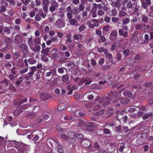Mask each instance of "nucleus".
Wrapping results in <instances>:
<instances>
[{
  "label": "nucleus",
  "mask_w": 153,
  "mask_h": 153,
  "mask_svg": "<svg viewBox=\"0 0 153 153\" xmlns=\"http://www.w3.org/2000/svg\"><path fill=\"white\" fill-rule=\"evenodd\" d=\"M41 39L40 38H32V37L29 38L27 43L30 47H31L35 44H39L40 43Z\"/></svg>",
  "instance_id": "1"
},
{
  "label": "nucleus",
  "mask_w": 153,
  "mask_h": 153,
  "mask_svg": "<svg viewBox=\"0 0 153 153\" xmlns=\"http://www.w3.org/2000/svg\"><path fill=\"white\" fill-rule=\"evenodd\" d=\"M140 1L141 3V6L147 11L148 6L151 4V0H146L145 2V0H140Z\"/></svg>",
  "instance_id": "2"
},
{
  "label": "nucleus",
  "mask_w": 153,
  "mask_h": 153,
  "mask_svg": "<svg viewBox=\"0 0 153 153\" xmlns=\"http://www.w3.org/2000/svg\"><path fill=\"white\" fill-rule=\"evenodd\" d=\"M110 100V99L109 98H102L99 102V103L102 104L103 106H106L110 103V102L109 100Z\"/></svg>",
  "instance_id": "3"
},
{
  "label": "nucleus",
  "mask_w": 153,
  "mask_h": 153,
  "mask_svg": "<svg viewBox=\"0 0 153 153\" xmlns=\"http://www.w3.org/2000/svg\"><path fill=\"white\" fill-rule=\"evenodd\" d=\"M125 100L122 99L120 97L116 98L115 100L113 101V102L115 103V105L117 106H119L120 105V103H124L125 102Z\"/></svg>",
  "instance_id": "4"
},
{
  "label": "nucleus",
  "mask_w": 153,
  "mask_h": 153,
  "mask_svg": "<svg viewBox=\"0 0 153 153\" xmlns=\"http://www.w3.org/2000/svg\"><path fill=\"white\" fill-rule=\"evenodd\" d=\"M117 31L116 30H112L110 36V40L112 41L114 40L117 38Z\"/></svg>",
  "instance_id": "5"
},
{
  "label": "nucleus",
  "mask_w": 153,
  "mask_h": 153,
  "mask_svg": "<svg viewBox=\"0 0 153 153\" xmlns=\"http://www.w3.org/2000/svg\"><path fill=\"white\" fill-rule=\"evenodd\" d=\"M19 47L25 54H27L28 50L27 47L25 44L24 43L21 44L19 45Z\"/></svg>",
  "instance_id": "6"
},
{
  "label": "nucleus",
  "mask_w": 153,
  "mask_h": 153,
  "mask_svg": "<svg viewBox=\"0 0 153 153\" xmlns=\"http://www.w3.org/2000/svg\"><path fill=\"white\" fill-rule=\"evenodd\" d=\"M63 20L61 19H59L56 22L55 25L58 27L62 28L64 26Z\"/></svg>",
  "instance_id": "7"
},
{
  "label": "nucleus",
  "mask_w": 153,
  "mask_h": 153,
  "mask_svg": "<svg viewBox=\"0 0 153 153\" xmlns=\"http://www.w3.org/2000/svg\"><path fill=\"white\" fill-rule=\"evenodd\" d=\"M57 48H53V51L51 52V57L53 59H56L58 57L57 53Z\"/></svg>",
  "instance_id": "8"
},
{
  "label": "nucleus",
  "mask_w": 153,
  "mask_h": 153,
  "mask_svg": "<svg viewBox=\"0 0 153 153\" xmlns=\"http://www.w3.org/2000/svg\"><path fill=\"white\" fill-rule=\"evenodd\" d=\"M95 123L94 122H91L90 123V126L86 127L85 129V130L87 131H91L94 129V127L93 126H94Z\"/></svg>",
  "instance_id": "9"
},
{
  "label": "nucleus",
  "mask_w": 153,
  "mask_h": 153,
  "mask_svg": "<svg viewBox=\"0 0 153 153\" xmlns=\"http://www.w3.org/2000/svg\"><path fill=\"white\" fill-rule=\"evenodd\" d=\"M73 135L70 136V137L71 138L73 139H82L84 135L83 134H73Z\"/></svg>",
  "instance_id": "10"
},
{
  "label": "nucleus",
  "mask_w": 153,
  "mask_h": 153,
  "mask_svg": "<svg viewBox=\"0 0 153 153\" xmlns=\"http://www.w3.org/2000/svg\"><path fill=\"white\" fill-rule=\"evenodd\" d=\"M31 49L34 52H37L39 51L41 49V47L38 45H36L34 47L32 46L31 47H30Z\"/></svg>",
  "instance_id": "11"
},
{
  "label": "nucleus",
  "mask_w": 153,
  "mask_h": 153,
  "mask_svg": "<svg viewBox=\"0 0 153 153\" xmlns=\"http://www.w3.org/2000/svg\"><path fill=\"white\" fill-rule=\"evenodd\" d=\"M22 37L20 35H17L15 38L14 40L16 42L19 43L22 41Z\"/></svg>",
  "instance_id": "12"
},
{
  "label": "nucleus",
  "mask_w": 153,
  "mask_h": 153,
  "mask_svg": "<svg viewBox=\"0 0 153 153\" xmlns=\"http://www.w3.org/2000/svg\"><path fill=\"white\" fill-rule=\"evenodd\" d=\"M119 35L125 37H127L128 36L127 32L126 31L124 33L123 30L121 29H120L119 30Z\"/></svg>",
  "instance_id": "13"
},
{
  "label": "nucleus",
  "mask_w": 153,
  "mask_h": 153,
  "mask_svg": "<svg viewBox=\"0 0 153 153\" xmlns=\"http://www.w3.org/2000/svg\"><path fill=\"white\" fill-rule=\"evenodd\" d=\"M82 144H83L84 146L87 148L90 145V142L88 140H82Z\"/></svg>",
  "instance_id": "14"
},
{
  "label": "nucleus",
  "mask_w": 153,
  "mask_h": 153,
  "mask_svg": "<svg viewBox=\"0 0 153 153\" xmlns=\"http://www.w3.org/2000/svg\"><path fill=\"white\" fill-rule=\"evenodd\" d=\"M56 73V70L54 69L51 71L48 72L45 74V76L46 77H48L51 76V74H55Z\"/></svg>",
  "instance_id": "15"
},
{
  "label": "nucleus",
  "mask_w": 153,
  "mask_h": 153,
  "mask_svg": "<svg viewBox=\"0 0 153 153\" xmlns=\"http://www.w3.org/2000/svg\"><path fill=\"white\" fill-rule=\"evenodd\" d=\"M82 35L81 34L78 35L74 34L73 36L74 39L76 40H81L82 38Z\"/></svg>",
  "instance_id": "16"
},
{
  "label": "nucleus",
  "mask_w": 153,
  "mask_h": 153,
  "mask_svg": "<svg viewBox=\"0 0 153 153\" xmlns=\"http://www.w3.org/2000/svg\"><path fill=\"white\" fill-rule=\"evenodd\" d=\"M79 12V10L78 9V8L76 7L74 8L71 10V13L74 15L78 14Z\"/></svg>",
  "instance_id": "17"
},
{
  "label": "nucleus",
  "mask_w": 153,
  "mask_h": 153,
  "mask_svg": "<svg viewBox=\"0 0 153 153\" xmlns=\"http://www.w3.org/2000/svg\"><path fill=\"white\" fill-rule=\"evenodd\" d=\"M38 10V9L36 8L33 9V11L30 12V17H33L35 15V12H37Z\"/></svg>",
  "instance_id": "18"
},
{
  "label": "nucleus",
  "mask_w": 153,
  "mask_h": 153,
  "mask_svg": "<svg viewBox=\"0 0 153 153\" xmlns=\"http://www.w3.org/2000/svg\"><path fill=\"white\" fill-rule=\"evenodd\" d=\"M93 7L95 9H97V8L101 9L102 7V5L100 4H97L94 3L93 4Z\"/></svg>",
  "instance_id": "19"
},
{
  "label": "nucleus",
  "mask_w": 153,
  "mask_h": 153,
  "mask_svg": "<svg viewBox=\"0 0 153 153\" xmlns=\"http://www.w3.org/2000/svg\"><path fill=\"white\" fill-rule=\"evenodd\" d=\"M22 111L21 110H15L13 111V114L15 116H18L22 112Z\"/></svg>",
  "instance_id": "20"
},
{
  "label": "nucleus",
  "mask_w": 153,
  "mask_h": 153,
  "mask_svg": "<svg viewBox=\"0 0 153 153\" xmlns=\"http://www.w3.org/2000/svg\"><path fill=\"white\" fill-rule=\"evenodd\" d=\"M28 62L30 64H33L36 62V61L33 58H30L28 60Z\"/></svg>",
  "instance_id": "21"
},
{
  "label": "nucleus",
  "mask_w": 153,
  "mask_h": 153,
  "mask_svg": "<svg viewBox=\"0 0 153 153\" xmlns=\"http://www.w3.org/2000/svg\"><path fill=\"white\" fill-rule=\"evenodd\" d=\"M109 95L113 98H114L117 96L118 94L116 91L114 92H110Z\"/></svg>",
  "instance_id": "22"
},
{
  "label": "nucleus",
  "mask_w": 153,
  "mask_h": 153,
  "mask_svg": "<svg viewBox=\"0 0 153 153\" xmlns=\"http://www.w3.org/2000/svg\"><path fill=\"white\" fill-rule=\"evenodd\" d=\"M57 149L58 153L62 152H64L62 147L59 143L57 146Z\"/></svg>",
  "instance_id": "23"
},
{
  "label": "nucleus",
  "mask_w": 153,
  "mask_h": 153,
  "mask_svg": "<svg viewBox=\"0 0 153 153\" xmlns=\"http://www.w3.org/2000/svg\"><path fill=\"white\" fill-rule=\"evenodd\" d=\"M153 114L152 112H150L147 114H146L143 116V119L145 120L148 119L149 117H151Z\"/></svg>",
  "instance_id": "24"
},
{
  "label": "nucleus",
  "mask_w": 153,
  "mask_h": 153,
  "mask_svg": "<svg viewBox=\"0 0 153 153\" xmlns=\"http://www.w3.org/2000/svg\"><path fill=\"white\" fill-rule=\"evenodd\" d=\"M76 23V19L75 18L71 19L69 20V23L72 25H75Z\"/></svg>",
  "instance_id": "25"
},
{
  "label": "nucleus",
  "mask_w": 153,
  "mask_h": 153,
  "mask_svg": "<svg viewBox=\"0 0 153 153\" xmlns=\"http://www.w3.org/2000/svg\"><path fill=\"white\" fill-rule=\"evenodd\" d=\"M12 29L11 27H5L4 28V31L7 33V34H10V30Z\"/></svg>",
  "instance_id": "26"
},
{
  "label": "nucleus",
  "mask_w": 153,
  "mask_h": 153,
  "mask_svg": "<svg viewBox=\"0 0 153 153\" xmlns=\"http://www.w3.org/2000/svg\"><path fill=\"white\" fill-rule=\"evenodd\" d=\"M93 76L94 77H97L98 78H99L101 75V73H100L97 72L95 71H93Z\"/></svg>",
  "instance_id": "27"
},
{
  "label": "nucleus",
  "mask_w": 153,
  "mask_h": 153,
  "mask_svg": "<svg viewBox=\"0 0 153 153\" xmlns=\"http://www.w3.org/2000/svg\"><path fill=\"white\" fill-rule=\"evenodd\" d=\"M124 95L127 97H129L131 96V92L129 91H126L124 93Z\"/></svg>",
  "instance_id": "28"
},
{
  "label": "nucleus",
  "mask_w": 153,
  "mask_h": 153,
  "mask_svg": "<svg viewBox=\"0 0 153 153\" xmlns=\"http://www.w3.org/2000/svg\"><path fill=\"white\" fill-rule=\"evenodd\" d=\"M62 80L64 82L66 83H68L69 82H68V76L66 75L63 76L62 77Z\"/></svg>",
  "instance_id": "29"
},
{
  "label": "nucleus",
  "mask_w": 153,
  "mask_h": 153,
  "mask_svg": "<svg viewBox=\"0 0 153 153\" xmlns=\"http://www.w3.org/2000/svg\"><path fill=\"white\" fill-rule=\"evenodd\" d=\"M56 129L59 132L64 133V131H65L64 129L61 128L59 125L57 126Z\"/></svg>",
  "instance_id": "30"
},
{
  "label": "nucleus",
  "mask_w": 153,
  "mask_h": 153,
  "mask_svg": "<svg viewBox=\"0 0 153 153\" xmlns=\"http://www.w3.org/2000/svg\"><path fill=\"white\" fill-rule=\"evenodd\" d=\"M50 49L51 48H48L45 49H43L41 51V52L47 54L48 53Z\"/></svg>",
  "instance_id": "31"
},
{
  "label": "nucleus",
  "mask_w": 153,
  "mask_h": 153,
  "mask_svg": "<svg viewBox=\"0 0 153 153\" xmlns=\"http://www.w3.org/2000/svg\"><path fill=\"white\" fill-rule=\"evenodd\" d=\"M49 2V1L48 0H44L42 1V5L43 6H48Z\"/></svg>",
  "instance_id": "32"
},
{
  "label": "nucleus",
  "mask_w": 153,
  "mask_h": 153,
  "mask_svg": "<svg viewBox=\"0 0 153 153\" xmlns=\"http://www.w3.org/2000/svg\"><path fill=\"white\" fill-rule=\"evenodd\" d=\"M36 114H35L33 113H30L28 114L27 115V117H28L29 118L32 119L35 116Z\"/></svg>",
  "instance_id": "33"
},
{
  "label": "nucleus",
  "mask_w": 153,
  "mask_h": 153,
  "mask_svg": "<svg viewBox=\"0 0 153 153\" xmlns=\"http://www.w3.org/2000/svg\"><path fill=\"white\" fill-rule=\"evenodd\" d=\"M41 59L42 60L45 62H47L48 60V57L45 55H43L42 56Z\"/></svg>",
  "instance_id": "34"
},
{
  "label": "nucleus",
  "mask_w": 153,
  "mask_h": 153,
  "mask_svg": "<svg viewBox=\"0 0 153 153\" xmlns=\"http://www.w3.org/2000/svg\"><path fill=\"white\" fill-rule=\"evenodd\" d=\"M141 59V56L140 55H137L134 58V60H135L134 62H136L137 61Z\"/></svg>",
  "instance_id": "35"
},
{
  "label": "nucleus",
  "mask_w": 153,
  "mask_h": 153,
  "mask_svg": "<svg viewBox=\"0 0 153 153\" xmlns=\"http://www.w3.org/2000/svg\"><path fill=\"white\" fill-rule=\"evenodd\" d=\"M41 72V71L39 70L36 74V76L37 79H39L40 78Z\"/></svg>",
  "instance_id": "36"
},
{
  "label": "nucleus",
  "mask_w": 153,
  "mask_h": 153,
  "mask_svg": "<svg viewBox=\"0 0 153 153\" xmlns=\"http://www.w3.org/2000/svg\"><path fill=\"white\" fill-rule=\"evenodd\" d=\"M130 19L128 18H124L123 20V24H127L130 22Z\"/></svg>",
  "instance_id": "37"
},
{
  "label": "nucleus",
  "mask_w": 153,
  "mask_h": 153,
  "mask_svg": "<svg viewBox=\"0 0 153 153\" xmlns=\"http://www.w3.org/2000/svg\"><path fill=\"white\" fill-rule=\"evenodd\" d=\"M117 14V12L116 10L114 9L111 11L110 15L112 16H115Z\"/></svg>",
  "instance_id": "38"
},
{
  "label": "nucleus",
  "mask_w": 153,
  "mask_h": 153,
  "mask_svg": "<svg viewBox=\"0 0 153 153\" xmlns=\"http://www.w3.org/2000/svg\"><path fill=\"white\" fill-rule=\"evenodd\" d=\"M149 35L147 34H146L144 35V43H146L147 42L149 39Z\"/></svg>",
  "instance_id": "39"
},
{
  "label": "nucleus",
  "mask_w": 153,
  "mask_h": 153,
  "mask_svg": "<svg viewBox=\"0 0 153 153\" xmlns=\"http://www.w3.org/2000/svg\"><path fill=\"white\" fill-rule=\"evenodd\" d=\"M72 13L71 12H68L67 14V18L69 20L71 19L73 17Z\"/></svg>",
  "instance_id": "40"
},
{
  "label": "nucleus",
  "mask_w": 153,
  "mask_h": 153,
  "mask_svg": "<svg viewBox=\"0 0 153 153\" xmlns=\"http://www.w3.org/2000/svg\"><path fill=\"white\" fill-rule=\"evenodd\" d=\"M100 39L98 41L99 42H105L106 41V39L105 37L103 36H101L100 37Z\"/></svg>",
  "instance_id": "41"
},
{
  "label": "nucleus",
  "mask_w": 153,
  "mask_h": 153,
  "mask_svg": "<svg viewBox=\"0 0 153 153\" xmlns=\"http://www.w3.org/2000/svg\"><path fill=\"white\" fill-rule=\"evenodd\" d=\"M148 17L144 15L143 16H142V20L144 22H145L148 21Z\"/></svg>",
  "instance_id": "42"
},
{
  "label": "nucleus",
  "mask_w": 153,
  "mask_h": 153,
  "mask_svg": "<svg viewBox=\"0 0 153 153\" xmlns=\"http://www.w3.org/2000/svg\"><path fill=\"white\" fill-rule=\"evenodd\" d=\"M8 15L10 16H12L14 15V12L13 10L11 9L7 11Z\"/></svg>",
  "instance_id": "43"
},
{
  "label": "nucleus",
  "mask_w": 153,
  "mask_h": 153,
  "mask_svg": "<svg viewBox=\"0 0 153 153\" xmlns=\"http://www.w3.org/2000/svg\"><path fill=\"white\" fill-rule=\"evenodd\" d=\"M121 144H122L123 145L121 146H120V149H119V151L120 152H122L125 147L124 146L125 143H121Z\"/></svg>",
  "instance_id": "44"
},
{
  "label": "nucleus",
  "mask_w": 153,
  "mask_h": 153,
  "mask_svg": "<svg viewBox=\"0 0 153 153\" xmlns=\"http://www.w3.org/2000/svg\"><path fill=\"white\" fill-rule=\"evenodd\" d=\"M52 5L54 6L55 7H57L58 6V3L55 0L51 1Z\"/></svg>",
  "instance_id": "45"
},
{
  "label": "nucleus",
  "mask_w": 153,
  "mask_h": 153,
  "mask_svg": "<svg viewBox=\"0 0 153 153\" xmlns=\"http://www.w3.org/2000/svg\"><path fill=\"white\" fill-rule=\"evenodd\" d=\"M67 49V47L64 45L62 44L60 46V49L62 51H64L66 50Z\"/></svg>",
  "instance_id": "46"
},
{
  "label": "nucleus",
  "mask_w": 153,
  "mask_h": 153,
  "mask_svg": "<svg viewBox=\"0 0 153 153\" xmlns=\"http://www.w3.org/2000/svg\"><path fill=\"white\" fill-rule=\"evenodd\" d=\"M104 111L103 109H102L97 112L96 113V114L98 115L101 116L104 113Z\"/></svg>",
  "instance_id": "47"
},
{
  "label": "nucleus",
  "mask_w": 153,
  "mask_h": 153,
  "mask_svg": "<svg viewBox=\"0 0 153 153\" xmlns=\"http://www.w3.org/2000/svg\"><path fill=\"white\" fill-rule=\"evenodd\" d=\"M123 53L125 56H127L129 55L130 53L129 50L128 49L125 50L123 51Z\"/></svg>",
  "instance_id": "48"
},
{
  "label": "nucleus",
  "mask_w": 153,
  "mask_h": 153,
  "mask_svg": "<svg viewBox=\"0 0 153 153\" xmlns=\"http://www.w3.org/2000/svg\"><path fill=\"white\" fill-rule=\"evenodd\" d=\"M28 68H26L20 70L19 72L21 74H23L27 72L28 71Z\"/></svg>",
  "instance_id": "49"
},
{
  "label": "nucleus",
  "mask_w": 153,
  "mask_h": 153,
  "mask_svg": "<svg viewBox=\"0 0 153 153\" xmlns=\"http://www.w3.org/2000/svg\"><path fill=\"white\" fill-rule=\"evenodd\" d=\"M111 20L114 23L117 22L119 20V19L118 18L115 17H112Z\"/></svg>",
  "instance_id": "50"
},
{
  "label": "nucleus",
  "mask_w": 153,
  "mask_h": 153,
  "mask_svg": "<svg viewBox=\"0 0 153 153\" xmlns=\"http://www.w3.org/2000/svg\"><path fill=\"white\" fill-rule=\"evenodd\" d=\"M10 46L9 45L7 44L6 45V48H3L2 49H1V51L2 52H3L4 51H7L10 48Z\"/></svg>",
  "instance_id": "51"
},
{
  "label": "nucleus",
  "mask_w": 153,
  "mask_h": 153,
  "mask_svg": "<svg viewBox=\"0 0 153 153\" xmlns=\"http://www.w3.org/2000/svg\"><path fill=\"white\" fill-rule=\"evenodd\" d=\"M98 15L99 16H102L104 14V12L102 10H100L97 12Z\"/></svg>",
  "instance_id": "52"
},
{
  "label": "nucleus",
  "mask_w": 153,
  "mask_h": 153,
  "mask_svg": "<svg viewBox=\"0 0 153 153\" xmlns=\"http://www.w3.org/2000/svg\"><path fill=\"white\" fill-rule=\"evenodd\" d=\"M46 95L45 94L41 95V98L43 101H44L47 99L48 97H46Z\"/></svg>",
  "instance_id": "53"
},
{
  "label": "nucleus",
  "mask_w": 153,
  "mask_h": 153,
  "mask_svg": "<svg viewBox=\"0 0 153 153\" xmlns=\"http://www.w3.org/2000/svg\"><path fill=\"white\" fill-rule=\"evenodd\" d=\"M104 21L105 22L109 23L110 21V18L108 16H105L104 18Z\"/></svg>",
  "instance_id": "54"
},
{
  "label": "nucleus",
  "mask_w": 153,
  "mask_h": 153,
  "mask_svg": "<svg viewBox=\"0 0 153 153\" xmlns=\"http://www.w3.org/2000/svg\"><path fill=\"white\" fill-rule=\"evenodd\" d=\"M85 25H82L79 27V31H82L85 29Z\"/></svg>",
  "instance_id": "55"
},
{
  "label": "nucleus",
  "mask_w": 153,
  "mask_h": 153,
  "mask_svg": "<svg viewBox=\"0 0 153 153\" xmlns=\"http://www.w3.org/2000/svg\"><path fill=\"white\" fill-rule=\"evenodd\" d=\"M126 7L127 8H131L132 7V4L131 1H129L127 4Z\"/></svg>",
  "instance_id": "56"
},
{
  "label": "nucleus",
  "mask_w": 153,
  "mask_h": 153,
  "mask_svg": "<svg viewBox=\"0 0 153 153\" xmlns=\"http://www.w3.org/2000/svg\"><path fill=\"white\" fill-rule=\"evenodd\" d=\"M92 22H94V24L96 26H99V25L98 24V21L97 19H93L92 20Z\"/></svg>",
  "instance_id": "57"
},
{
  "label": "nucleus",
  "mask_w": 153,
  "mask_h": 153,
  "mask_svg": "<svg viewBox=\"0 0 153 153\" xmlns=\"http://www.w3.org/2000/svg\"><path fill=\"white\" fill-rule=\"evenodd\" d=\"M126 13L124 11H120L119 14V16L122 17L123 16L126 15Z\"/></svg>",
  "instance_id": "58"
},
{
  "label": "nucleus",
  "mask_w": 153,
  "mask_h": 153,
  "mask_svg": "<svg viewBox=\"0 0 153 153\" xmlns=\"http://www.w3.org/2000/svg\"><path fill=\"white\" fill-rule=\"evenodd\" d=\"M6 9L5 6L3 5H1L0 7V12H1L4 11Z\"/></svg>",
  "instance_id": "59"
},
{
  "label": "nucleus",
  "mask_w": 153,
  "mask_h": 153,
  "mask_svg": "<svg viewBox=\"0 0 153 153\" xmlns=\"http://www.w3.org/2000/svg\"><path fill=\"white\" fill-rule=\"evenodd\" d=\"M122 54L120 53H118L117 55V60H120L121 58Z\"/></svg>",
  "instance_id": "60"
},
{
  "label": "nucleus",
  "mask_w": 153,
  "mask_h": 153,
  "mask_svg": "<svg viewBox=\"0 0 153 153\" xmlns=\"http://www.w3.org/2000/svg\"><path fill=\"white\" fill-rule=\"evenodd\" d=\"M40 33L39 31L38 30H36L35 32V36L36 37H38L40 36Z\"/></svg>",
  "instance_id": "61"
},
{
  "label": "nucleus",
  "mask_w": 153,
  "mask_h": 153,
  "mask_svg": "<svg viewBox=\"0 0 153 153\" xmlns=\"http://www.w3.org/2000/svg\"><path fill=\"white\" fill-rule=\"evenodd\" d=\"M79 10L81 11L84 10L85 9L84 6L82 4H80L79 5Z\"/></svg>",
  "instance_id": "62"
},
{
  "label": "nucleus",
  "mask_w": 153,
  "mask_h": 153,
  "mask_svg": "<svg viewBox=\"0 0 153 153\" xmlns=\"http://www.w3.org/2000/svg\"><path fill=\"white\" fill-rule=\"evenodd\" d=\"M115 5H116L115 6L117 8H119L121 6V4L119 1H117V2H116Z\"/></svg>",
  "instance_id": "63"
},
{
  "label": "nucleus",
  "mask_w": 153,
  "mask_h": 153,
  "mask_svg": "<svg viewBox=\"0 0 153 153\" xmlns=\"http://www.w3.org/2000/svg\"><path fill=\"white\" fill-rule=\"evenodd\" d=\"M56 8L54 6L52 5L50 7V10L51 12H53L55 10Z\"/></svg>",
  "instance_id": "64"
}]
</instances>
